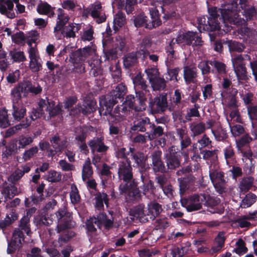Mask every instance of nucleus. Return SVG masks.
Returning a JSON list of instances; mask_svg holds the SVG:
<instances>
[{
  "mask_svg": "<svg viewBox=\"0 0 257 257\" xmlns=\"http://www.w3.org/2000/svg\"><path fill=\"white\" fill-rule=\"evenodd\" d=\"M223 20L227 24L243 25L256 14L255 8L248 5L246 0H234L222 7L220 11Z\"/></svg>",
  "mask_w": 257,
  "mask_h": 257,
  "instance_id": "nucleus-1",
  "label": "nucleus"
},
{
  "mask_svg": "<svg viewBox=\"0 0 257 257\" xmlns=\"http://www.w3.org/2000/svg\"><path fill=\"white\" fill-rule=\"evenodd\" d=\"M221 9L212 8L208 9L210 17L207 20L205 17H202L198 19L197 26L198 30L202 31H214L222 30L224 32H227L230 30L231 26L227 24L226 21L224 23L221 15Z\"/></svg>",
  "mask_w": 257,
  "mask_h": 257,
  "instance_id": "nucleus-2",
  "label": "nucleus"
},
{
  "mask_svg": "<svg viewBox=\"0 0 257 257\" xmlns=\"http://www.w3.org/2000/svg\"><path fill=\"white\" fill-rule=\"evenodd\" d=\"M116 103V101L113 98L111 100L109 97L100 98L99 113L100 115H106L109 123H117L122 121L127 112L124 110L123 107L119 106L116 107L112 111V108Z\"/></svg>",
  "mask_w": 257,
  "mask_h": 257,
  "instance_id": "nucleus-3",
  "label": "nucleus"
},
{
  "mask_svg": "<svg viewBox=\"0 0 257 257\" xmlns=\"http://www.w3.org/2000/svg\"><path fill=\"white\" fill-rule=\"evenodd\" d=\"M132 169L130 162L127 160L122 161L119 164L118 169V176L120 179L122 180L125 184H121L119 186V189L121 193L128 192L130 193V185L131 184V181L133 178Z\"/></svg>",
  "mask_w": 257,
  "mask_h": 257,
  "instance_id": "nucleus-4",
  "label": "nucleus"
},
{
  "mask_svg": "<svg viewBox=\"0 0 257 257\" xmlns=\"http://www.w3.org/2000/svg\"><path fill=\"white\" fill-rule=\"evenodd\" d=\"M209 176L216 191L219 193L225 192V180L217 162L212 163L209 166Z\"/></svg>",
  "mask_w": 257,
  "mask_h": 257,
  "instance_id": "nucleus-5",
  "label": "nucleus"
},
{
  "mask_svg": "<svg viewBox=\"0 0 257 257\" xmlns=\"http://www.w3.org/2000/svg\"><path fill=\"white\" fill-rule=\"evenodd\" d=\"M51 216L52 218L54 217L55 218L54 221L57 223L55 229L57 233H60L71 227V224H70L71 219V216L66 212L65 209L63 208L59 210Z\"/></svg>",
  "mask_w": 257,
  "mask_h": 257,
  "instance_id": "nucleus-6",
  "label": "nucleus"
},
{
  "mask_svg": "<svg viewBox=\"0 0 257 257\" xmlns=\"http://www.w3.org/2000/svg\"><path fill=\"white\" fill-rule=\"evenodd\" d=\"M208 199V196L201 194L192 196L188 199H182L181 203L188 211L191 212L200 209L202 205L204 204Z\"/></svg>",
  "mask_w": 257,
  "mask_h": 257,
  "instance_id": "nucleus-7",
  "label": "nucleus"
},
{
  "mask_svg": "<svg viewBox=\"0 0 257 257\" xmlns=\"http://www.w3.org/2000/svg\"><path fill=\"white\" fill-rule=\"evenodd\" d=\"M30 59L29 66L33 72H37L42 69V60L36 46L31 47L28 50Z\"/></svg>",
  "mask_w": 257,
  "mask_h": 257,
  "instance_id": "nucleus-8",
  "label": "nucleus"
},
{
  "mask_svg": "<svg viewBox=\"0 0 257 257\" xmlns=\"http://www.w3.org/2000/svg\"><path fill=\"white\" fill-rule=\"evenodd\" d=\"M95 46L92 45L84 48L82 50H78L73 53H71L70 58L73 63H78L84 61L86 58L95 53Z\"/></svg>",
  "mask_w": 257,
  "mask_h": 257,
  "instance_id": "nucleus-9",
  "label": "nucleus"
},
{
  "mask_svg": "<svg viewBox=\"0 0 257 257\" xmlns=\"http://www.w3.org/2000/svg\"><path fill=\"white\" fill-rule=\"evenodd\" d=\"M149 106L152 111L159 113L165 111L168 107L166 94H161L149 102Z\"/></svg>",
  "mask_w": 257,
  "mask_h": 257,
  "instance_id": "nucleus-10",
  "label": "nucleus"
},
{
  "mask_svg": "<svg viewBox=\"0 0 257 257\" xmlns=\"http://www.w3.org/2000/svg\"><path fill=\"white\" fill-rule=\"evenodd\" d=\"M24 240L22 231L16 229L14 231L12 240L8 243L7 253L11 254L15 252L21 246L22 241Z\"/></svg>",
  "mask_w": 257,
  "mask_h": 257,
  "instance_id": "nucleus-11",
  "label": "nucleus"
},
{
  "mask_svg": "<svg viewBox=\"0 0 257 257\" xmlns=\"http://www.w3.org/2000/svg\"><path fill=\"white\" fill-rule=\"evenodd\" d=\"M38 106L40 108L46 107V111L51 117L57 115L61 110V106L59 104L55 105L54 101L48 99H41L38 103Z\"/></svg>",
  "mask_w": 257,
  "mask_h": 257,
  "instance_id": "nucleus-12",
  "label": "nucleus"
},
{
  "mask_svg": "<svg viewBox=\"0 0 257 257\" xmlns=\"http://www.w3.org/2000/svg\"><path fill=\"white\" fill-rule=\"evenodd\" d=\"M177 150L178 149L175 147L172 146L169 150V154L166 155L167 165L170 169H175L180 165L178 157L180 153Z\"/></svg>",
  "mask_w": 257,
  "mask_h": 257,
  "instance_id": "nucleus-13",
  "label": "nucleus"
},
{
  "mask_svg": "<svg viewBox=\"0 0 257 257\" xmlns=\"http://www.w3.org/2000/svg\"><path fill=\"white\" fill-rule=\"evenodd\" d=\"M96 108V102L95 100H91L84 102L82 106L78 104L76 110H72L70 114L74 115L78 112H82L83 114H86L93 112Z\"/></svg>",
  "mask_w": 257,
  "mask_h": 257,
  "instance_id": "nucleus-14",
  "label": "nucleus"
},
{
  "mask_svg": "<svg viewBox=\"0 0 257 257\" xmlns=\"http://www.w3.org/2000/svg\"><path fill=\"white\" fill-rule=\"evenodd\" d=\"M0 13L10 19L15 17L14 4L11 0H0Z\"/></svg>",
  "mask_w": 257,
  "mask_h": 257,
  "instance_id": "nucleus-15",
  "label": "nucleus"
},
{
  "mask_svg": "<svg viewBox=\"0 0 257 257\" xmlns=\"http://www.w3.org/2000/svg\"><path fill=\"white\" fill-rule=\"evenodd\" d=\"M0 191L5 199L11 198L18 195L21 192L20 190L13 185L8 184L5 183L0 188Z\"/></svg>",
  "mask_w": 257,
  "mask_h": 257,
  "instance_id": "nucleus-16",
  "label": "nucleus"
},
{
  "mask_svg": "<svg viewBox=\"0 0 257 257\" xmlns=\"http://www.w3.org/2000/svg\"><path fill=\"white\" fill-rule=\"evenodd\" d=\"M162 208L161 205L158 203L151 202L148 205L146 209L148 221L149 219L154 220L161 212Z\"/></svg>",
  "mask_w": 257,
  "mask_h": 257,
  "instance_id": "nucleus-17",
  "label": "nucleus"
},
{
  "mask_svg": "<svg viewBox=\"0 0 257 257\" xmlns=\"http://www.w3.org/2000/svg\"><path fill=\"white\" fill-rule=\"evenodd\" d=\"M31 167L28 164L23 165L17 168L9 177L8 180L12 183L19 181L25 173H28Z\"/></svg>",
  "mask_w": 257,
  "mask_h": 257,
  "instance_id": "nucleus-18",
  "label": "nucleus"
},
{
  "mask_svg": "<svg viewBox=\"0 0 257 257\" xmlns=\"http://www.w3.org/2000/svg\"><path fill=\"white\" fill-rule=\"evenodd\" d=\"M213 121L209 120L206 123L203 122L192 123L190 124V128L193 135L197 136L203 133L206 129L211 128L213 124Z\"/></svg>",
  "mask_w": 257,
  "mask_h": 257,
  "instance_id": "nucleus-19",
  "label": "nucleus"
},
{
  "mask_svg": "<svg viewBox=\"0 0 257 257\" xmlns=\"http://www.w3.org/2000/svg\"><path fill=\"white\" fill-rule=\"evenodd\" d=\"M89 12L92 17L97 18V23H101L105 21V17L101 15L102 7L99 2H96L91 5L89 8Z\"/></svg>",
  "mask_w": 257,
  "mask_h": 257,
  "instance_id": "nucleus-20",
  "label": "nucleus"
},
{
  "mask_svg": "<svg viewBox=\"0 0 257 257\" xmlns=\"http://www.w3.org/2000/svg\"><path fill=\"white\" fill-rule=\"evenodd\" d=\"M101 138H94L89 142L88 145L93 153H103L107 150L108 147L104 144Z\"/></svg>",
  "mask_w": 257,
  "mask_h": 257,
  "instance_id": "nucleus-21",
  "label": "nucleus"
},
{
  "mask_svg": "<svg viewBox=\"0 0 257 257\" xmlns=\"http://www.w3.org/2000/svg\"><path fill=\"white\" fill-rule=\"evenodd\" d=\"M113 43L114 49L105 54L108 59H109L110 55L113 57L114 55L120 53L124 49L125 44L124 40L120 36H117Z\"/></svg>",
  "mask_w": 257,
  "mask_h": 257,
  "instance_id": "nucleus-22",
  "label": "nucleus"
},
{
  "mask_svg": "<svg viewBox=\"0 0 257 257\" xmlns=\"http://www.w3.org/2000/svg\"><path fill=\"white\" fill-rule=\"evenodd\" d=\"M146 212L144 205L140 204L138 206L133 208L130 211V215L138 219L141 222H146L148 221Z\"/></svg>",
  "mask_w": 257,
  "mask_h": 257,
  "instance_id": "nucleus-23",
  "label": "nucleus"
},
{
  "mask_svg": "<svg viewBox=\"0 0 257 257\" xmlns=\"http://www.w3.org/2000/svg\"><path fill=\"white\" fill-rule=\"evenodd\" d=\"M162 152L160 151L154 152L152 155L153 169L155 171L163 172L165 171V166L161 160Z\"/></svg>",
  "mask_w": 257,
  "mask_h": 257,
  "instance_id": "nucleus-24",
  "label": "nucleus"
},
{
  "mask_svg": "<svg viewBox=\"0 0 257 257\" xmlns=\"http://www.w3.org/2000/svg\"><path fill=\"white\" fill-rule=\"evenodd\" d=\"M57 25L54 28L55 31H59L68 22L69 20V16L64 11L59 8L57 11Z\"/></svg>",
  "mask_w": 257,
  "mask_h": 257,
  "instance_id": "nucleus-25",
  "label": "nucleus"
},
{
  "mask_svg": "<svg viewBox=\"0 0 257 257\" xmlns=\"http://www.w3.org/2000/svg\"><path fill=\"white\" fill-rule=\"evenodd\" d=\"M126 90V87L123 84H119L109 94L105 96H102L100 98L109 97L111 100L113 98L116 101L117 98H120L125 93Z\"/></svg>",
  "mask_w": 257,
  "mask_h": 257,
  "instance_id": "nucleus-26",
  "label": "nucleus"
},
{
  "mask_svg": "<svg viewBox=\"0 0 257 257\" xmlns=\"http://www.w3.org/2000/svg\"><path fill=\"white\" fill-rule=\"evenodd\" d=\"M238 32L242 36H246L248 40L252 43L257 42V32L255 30H250L243 26L238 29Z\"/></svg>",
  "mask_w": 257,
  "mask_h": 257,
  "instance_id": "nucleus-27",
  "label": "nucleus"
},
{
  "mask_svg": "<svg viewBox=\"0 0 257 257\" xmlns=\"http://www.w3.org/2000/svg\"><path fill=\"white\" fill-rule=\"evenodd\" d=\"M94 130L95 129L91 126L77 128L75 132V139L78 141L82 142L85 140L87 134L89 132H93Z\"/></svg>",
  "mask_w": 257,
  "mask_h": 257,
  "instance_id": "nucleus-28",
  "label": "nucleus"
},
{
  "mask_svg": "<svg viewBox=\"0 0 257 257\" xmlns=\"http://www.w3.org/2000/svg\"><path fill=\"white\" fill-rule=\"evenodd\" d=\"M197 76V70L195 67H185L184 69V78L187 83L194 82Z\"/></svg>",
  "mask_w": 257,
  "mask_h": 257,
  "instance_id": "nucleus-29",
  "label": "nucleus"
},
{
  "mask_svg": "<svg viewBox=\"0 0 257 257\" xmlns=\"http://www.w3.org/2000/svg\"><path fill=\"white\" fill-rule=\"evenodd\" d=\"M95 200V207L98 210H101L103 208V203L107 206L108 199L106 193L100 192L96 193Z\"/></svg>",
  "mask_w": 257,
  "mask_h": 257,
  "instance_id": "nucleus-30",
  "label": "nucleus"
},
{
  "mask_svg": "<svg viewBox=\"0 0 257 257\" xmlns=\"http://www.w3.org/2000/svg\"><path fill=\"white\" fill-rule=\"evenodd\" d=\"M148 90L146 92L142 90V91H136V99L137 102L139 104V106H137L136 107V109L139 111H143L145 110L146 108V104L145 101H146V97H145V95H146L148 92Z\"/></svg>",
  "mask_w": 257,
  "mask_h": 257,
  "instance_id": "nucleus-31",
  "label": "nucleus"
},
{
  "mask_svg": "<svg viewBox=\"0 0 257 257\" xmlns=\"http://www.w3.org/2000/svg\"><path fill=\"white\" fill-rule=\"evenodd\" d=\"M237 91L236 89H232L231 93L229 95V98H227V95H226V97L222 98V103H227V106L230 108H236L238 106L237 102L235 97V95L236 94Z\"/></svg>",
  "mask_w": 257,
  "mask_h": 257,
  "instance_id": "nucleus-32",
  "label": "nucleus"
},
{
  "mask_svg": "<svg viewBox=\"0 0 257 257\" xmlns=\"http://www.w3.org/2000/svg\"><path fill=\"white\" fill-rule=\"evenodd\" d=\"M22 89H24V93L30 92L35 94H38L42 91V88L39 85H33L28 81L22 83Z\"/></svg>",
  "mask_w": 257,
  "mask_h": 257,
  "instance_id": "nucleus-33",
  "label": "nucleus"
},
{
  "mask_svg": "<svg viewBox=\"0 0 257 257\" xmlns=\"http://www.w3.org/2000/svg\"><path fill=\"white\" fill-rule=\"evenodd\" d=\"M18 218V215L13 209L10 210V212L8 214L4 220L0 222V227L4 229L9 226Z\"/></svg>",
  "mask_w": 257,
  "mask_h": 257,
  "instance_id": "nucleus-34",
  "label": "nucleus"
},
{
  "mask_svg": "<svg viewBox=\"0 0 257 257\" xmlns=\"http://www.w3.org/2000/svg\"><path fill=\"white\" fill-rule=\"evenodd\" d=\"M133 83L135 85L136 91L141 89L145 91L148 90V86L146 84V81L143 78L141 74H138L133 79Z\"/></svg>",
  "mask_w": 257,
  "mask_h": 257,
  "instance_id": "nucleus-35",
  "label": "nucleus"
},
{
  "mask_svg": "<svg viewBox=\"0 0 257 257\" xmlns=\"http://www.w3.org/2000/svg\"><path fill=\"white\" fill-rule=\"evenodd\" d=\"M186 38H188L187 39L190 41L186 43L187 45L192 44V45L197 46L201 45L202 43L201 38L198 34L193 32H188L186 33Z\"/></svg>",
  "mask_w": 257,
  "mask_h": 257,
  "instance_id": "nucleus-36",
  "label": "nucleus"
},
{
  "mask_svg": "<svg viewBox=\"0 0 257 257\" xmlns=\"http://www.w3.org/2000/svg\"><path fill=\"white\" fill-rule=\"evenodd\" d=\"M224 232L219 233L215 238V244L211 248L212 253H215L221 250L224 245Z\"/></svg>",
  "mask_w": 257,
  "mask_h": 257,
  "instance_id": "nucleus-37",
  "label": "nucleus"
},
{
  "mask_svg": "<svg viewBox=\"0 0 257 257\" xmlns=\"http://www.w3.org/2000/svg\"><path fill=\"white\" fill-rule=\"evenodd\" d=\"M80 29V25L78 24H71L65 28L64 35L67 38H74L75 33Z\"/></svg>",
  "mask_w": 257,
  "mask_h": 257,
  "instance_id": "nucleus-38",
  "label": "nucleus"
},
{
  "mask_svg": "<svg viewBox=\"0 0 257 257\" xmlns=\"http://www.w3.org/2000/svg\"><path fill=\"white\" fill-rule=\"evenodd\" d=\"M125 22V18L123 14L118 12L114 17L113 29L115 31H117Z\"/></svg>",
  "mask_w": 257,
  "mask_h": 257,
  "instance_id": "nucleus-39",
  "label": "nucleus"
},
{
  "mask_svg": "<svg viewBox=\"0 0 257 257\" xmlns=\"http://www.w3.org/2000/svg\"><path fill=\"white\" fill-rule=\"evenodd\" d=\"M133 158L137 165L142 169L148 167L147 163V158L143 153H137L133 156Z\"/></svg>",
  "mask_w": 257,
  "mask_h": 257,
  "instance_id": "nucleus-40",
  "label": "nucleus"
},
{
  "mask_svg": "<svg viewBox=\"0 0 257 257\" xmlns=\"http://www.w3.org/2000/svg\"><path fill=\"white\" fill-rule=\"evenodd\" d=\"M34 222L37 226H41L42 225H49L51 224L53 221L51 219L47 218L45 215L40 214L34 217Z\"/></svg>",
  "mask_w": 257,
  "mask_h": 257,
  "instance_id": "nucleus-41",
  "label": "nucleus"
},
{
  "mask_svg": "<svg viewBox=\"0 0 257 257\" xmlns=\"http://www.w3.org/2000/svg\"><path fill=\"white\" fill-rule=\"evenodd\" d=\"M255 201L256 196L254 194L248 193L242 199L240 206L243 208H246L250 207Z\"/></svg>",
  "mask_w": 257,
  "mask_h": 257,
  "instance_id": "nucleus-42",
  "label": "nucleus"
},
{
  "mask_svg": "<svg viewBox=\"0 0 257 257\" xmlns=\"http://www.w3.org/2000/svg\"><path fill=\"white\" fill-rule=\"evenodd\" d=\"M92 173L93 171L91 166L90 160L89 158H88L85 161L83 167L82 172V177L83 180H85L86 179L90 177L91 175L92 174Z\"/></svg>",
  "mask_w": 257,
  "mask_h": 257,
  "instance_id": "nucleus-43",
  "label": "nucleus"
},
{
  "mask_svg": "<svg viewBox=\"0 0 257 257\" xmlns=\"http://www.w3.org/2000/svg\"><path fill=\"white\" fill-rule=\"evenodd\" d=\"M87 228L88 231L94 232L96 230V226L100 228V223L98 218L96 217H91L88 219L86 222Z\"/></svg>",
  "mask_w": 257,
  "mask_h": 257,
  "instance_id": "nucleus-44",
  "label": "nucleus"
},
{
  "mask_svg": "<svg viewBox=\"0 0 257 257\" xmlns=\"http://www.w3.org/2000/svg\"><path fill=\"white\" fill-rule=\"evenodd\" d=\"M154 90L163 89L166 87V81L164 78L159 76L150 82Z\"/></svg>",
  "mask_w": 257,
  "mask_h": 257,
  "instance_id": "nucleus-45",
  "label": "nucleus"
},
{
  "mask_svg": "<svg viewBox=\"0 0 257 257\" xmlns=\"http://www.w3.org/2000/svg\"><path fill=\"white\" fill-rule=\"evenodd\" d=\"M45 178L49 182H57L61 180L62 175L59 172L55 170H50L45 175Z\"/></svg>",
  "mask_w": 257,
  "mask_h": 257,
  "instance_id": "nucleus-46",
  "label": "nucleus"
},
{
  "mask_svg": "<svg viewBox=\"0 0 257 257\" xmlns=\"http://www.w3.org/2000/svg\"><path fill=\"white\" fill-rule=\"evenodd\" d=\"M37 12L41 15H48L50 14L51 16H54V12L52 8L47 3L40 4L37 8Z\"/></svg>",
  "mask_w": 257,
  "mask_h": 257,
  "instance_id": "nucleus-47",
  "label": "nucleus"
},
{
  "mask_svg": "<svg viewBox=\"0 0 257 257\" xmlns=\"http://www.w3.org/2000/svg\"><path fill=\"white\" fill-rule=\"evenodd\" d=\"M13 115L15 119L20 120L23 118L26 112V109L23 107H20L19 105H13Z\"/></svg>",
  "mask_w": 257,
  "mask_h": 257,
  "instance_id": "nucleus-48",
  "label": "nucleus"
},
{
  "mask_svg": "<svg viewBox=\"0 0 257 257\" xmlns=\"http://www.w3.org/2000/svg\"><path fill=\"white\" fill-rule=\"evenodd\" d=\"M9 54L14 62H21L26 60V57L23 51L14 50L11 51Z\"/></svg>",
  "mask_w": 257,
  "mask_h": 257,
  "instance_id": "nucleus-49",
  "label": "nucleus"
},
{
  "mask_svg": "<svg viewBox=\"0 0 257 257\" xmlns=\"http://www.w3.org/2000/svg\"><path fill=\"white\" fill-rule=\"evenodd\" d=\"M98 216L100 223V226L103 224L105 228L107 229H109L112 226L113 218L111 216L109 218L105 214H100Z\"/></svg>",
  "mask_w": 257,
  "mask_h": 257,
  "instance_id": "nucleus-50",
  "label": "nucleus"
},
{
  "mask_svg": "<svg viewBox=\"0 0 257 257\" xmlns=\"http://www.w3.org/2000/svg\"><path fill=\"white\" fill-rule=\"evenodd\" d=\"M139 106V104L137 102V99L134 96L128 95L126 98V100L124 103V106L123 107H128L130 109H134L136 111H139L136 109V107Z\"/></svg>",
  "mask_w": 257,
  "mask_h": 257,
  "instance_id": "nucleus-51",
  "label": "nucleus"
},
{
  "mask_svg": "<svg viewBox=\"0 0 257 257\" xmlns=\"http://www.w3.org/2000/svg\"><path fill=\"white\" fill-rule=\"evenodd\" d=\"M21 91L24 92V89H22V83L19 86L13 89L12 91L11 94L12 101L14 104L17 105L19 101L21 98Z\"/></svg>",
  "mask_w": 257,
  "mask_h": 257,
  "instance_id": "nucleus-52",
  "label": "nucleus"
},
{
  "mask_svg": "<svg viewBox=\"0 0 257 257\" xmlns=\"http://www.w3.org/2000/svg\"><path fill=\"white\" fill-rule=\"evenodd\" d=\"M70 198L71 202L74 204L79 203L80 200L78 189L76 186L73 184L71 186Z\"/></svg>",
  "mask_w": 257,
  "mask_h": 257,
  "instance_id": "nucleus-53",
  "label": "nucleus"
},
{
  "mask_svg": "<svg viewBox=\"0 0 257 257\" xmlns=\"http://www.w3.org/2000/svg\"><path fill=\"white\" fill-rule=\"evenodd\" d=\"M237 78L239 80L247 79L246 69L245 64L233 68Z\"/></svg>",
  "mask_w": 257,
  "mask_h": 257,
  "instance_id": "nucleus-54",
  "label": "nucleus"
},
{
  "mask_svg": "<svg viewBox=\"0 0 257 257\" xmlns=\"http://www.w3.org/2000/svg\"><path fill=\"white\" fill-rule=\"evenodd\" d=\"M224 157L227 165L232 164L234 161V153L231 147L226 148L224 150Z\"/></svg>",
  "mask_w": 257,
  "mask_h": 257,
  "instance_id": "nucleus-55",
  "label": "nucleus"
},
{
  "mask_svg": "<svg viewBox=\"0 0 257 257\" xmlns=\"http://www.w3.org/2000/svg\"><path fill=\"white\" fill-rule=\"evenodd\" d=\"M137 58L135 54L130 53L125 56L123 59V65L125 67H130L137 63Z\"/></svg>",
  "mask_w": 257,
  "mask_h": 257,
  "instance_id": "nucleus-56",
  "label": "nucleus"
},
{
  "mask_svg": "<svg viewBox=\"0 0 257 257\" xmlns=\"http://www.w3.org/2000/svg\"><path fill=\"white\" fill-rule=\"evenodd\" d=\"M253 179L252 177L243 178L240 182L239 188L242 191L249 190L253 184Z\"/></svg>",
  "mask_w": 257,
  "mask_h": 257,
  "instance_id": "nucleus-57",
  "label": "nucleus"
},
{
  "mask_svg": "<svg viewBox=\"0 0 257 257\" xmlns=\"http://www.w3.org/2000/svg\"><path fill=\"white\" fill-rule=\"evenodd\" d=\"M231 84V82L227 78L223 79L222 86L223 89L222 92H221V96L222 98H225L226 95H228V94L231 93L232 88L230 87Z\"/></svg>",
  "mask_w": 257,
  "mask_h": 257,
  "instance_id": "nucleus-58",
  "label": "nucleus"
},
{
  "mask_svg": "<svg viewBox=\"0 0 257 257\" xmlns=\"http://www.w3.org/2000/svg\"><path fill=\"white\" fill-rule=\"evenodd\" d=\"M227 120L229 124L231 132L234 136H238L243 133L244 130L242 125L240 124L232 125L233 123L229 122V118H227Z\"/></svg>",
  "mask_w": 257,
  "mask_h": 257,
  "instance_id": "nucleus-59",
  "label": "nucleus"
},
{
  "mask_svg": "<svg viewBox=\"0 0 257 257\" xmlns=\"http://www.w3.org/2000/svg\"><path fill=\"white\" fill-rule=\"evenodd\" d=\"M8 117V113L6 110L0 111V127L5 128L10 125L11 123Z\"/></svg>",
  "mask_w": 257,
  "mask_h": 257,
  "instance_id": "nucleus-60",
  "label": "nucleus"
},
{
  "mask_svg": "<svg viewBox=\"0 0 257 257\" xmlns=\"http://www.w3.org/2000/svg\"><path fill=\"white\" fill-rule=\"evenodd\" d=\"M235 252L239 255L246 253L247 251V247L245 246V243L242 239H239L236 242Z\"/></svg>",
  "mask_w": 257,
  "mask_h": 257,
  "instance_id": "nucleus-61",
  "label": "nucleus"
},
{
  "mask_svg": "<svg viewBox=\"0 0 257 257\" xmlns=\"http://www.w3.org/2000/svg\"><path fill=\"white\" fill-rule=\"evenodd\" d=\"M145 72L150 82L158 77L160 74L158 69L155 67L148 68L146 69Z\"/></svg>",
  "mask_w": 257,
  "mask_h": 257,
  "instance_id": "nucleus-62",
  "label": "nucleus"
},
{
  "mask_svg": "<svg viewBox=\"0 0 257 257\" xmlns=\"http://www.w3.org/2000/svg\"><path fill=\"white\" fill-rule=\"evenodd\" d=\"M25 35L29 48L33 47L32 46V43H35L37 40L39 36L38 33L36 31H32L28 32Z\"/></svg>",
  "mask_w": 257,
  "mask_h": 257,
  "instance_id": "nucleus-63",
  "label": "nucleus"
},
{
  "mask_svg": "<svg viewBox=\"0 0 257 257\" xmlns=\"http://www.w3.org/2000/svg\"><path fill=\"white\" fill-rule=\"evenodd\" d=\"M248 114L252 121L253 127L255 125V121L257 120V106L249 107L247 109Z\"/></svg>",
  "mask_w": 257,
  "mask_h": 257,
  "instance_id": "nucleus-64",
  "label": "nucleus"
}]
</instances>
